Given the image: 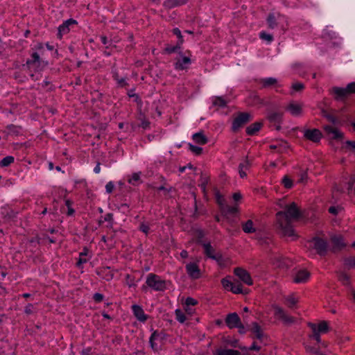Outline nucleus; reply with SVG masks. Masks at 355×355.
Returning <instances> with one entry per match:
<instances>
[{
  "label": "nucleus",
  "instance_id": "a19ab883",
  "mask_svg": "<svg viewBox=\"0 0 355 355\" xmlns=\"http://www.w3.org/2000/svg\"><path fill=\"white\" fill-rule=\"evenodd\" d=\"M189 149L196 155H200L202 152V148L200 147L196 146L193 144H189Z\"/></svg>",
  "mask_w": 355,
  "mask_h": 355
},
{
  "label": "nucleus",
  "instance_id": "4be33fe9",
  "mask_svg": "<svg viewBox=\"0 0 355 355\" xmlns=\"http://www.w3.org/2000/svg\"><path fill=\"white\" fill-rule=\"evenodd\" d=\"M191 63V59L189 57L184 56L182 57V60L181 61L180 59H178L175 63V68L178 69L183 70L186 69V67L184 66V64H190Z\"/></svg>",
  "mask_w": 355,
  "mask_h": 355
},
{
  "label": "nucleus",
  "instance_id": "f704fd0d",
  "mask_svg": "<svg viewBox=\"0 0 355 355\" xmlns=\"http://www.w3.org/2000/svg\"><path fill=\"white\" fill-rule=\"evenodd\" d=\"M261 82L263 83L264 87H268L270 85H273L277 83V80L273 78H269L266 79H262Z\"/></svg>",
  "mask_w": 355,
  "mask_h": 355
},
{
  "label": "nucleus",
  "instance_id": "473e14b6",
  "mask_svg": "<svg viewBox=\"0 0 355 355\" xmlns=\"http://www.w3.org/2000/svg\"><path fill=\"white\" fill-rule=\"evenodd\" d=\"M195 234L197 236V242L202 245L203 241L202 238L205 236L204 232L200 229H196L194 230Z\"/></svg>",
  "mask_w": 355,
  "mask_h": 355
},
{
  "label": "nucleus",
  "instance_id": "20e7f679",
  "mask_svg": "<svg viewBox=\"0 0 355 355\" xmlns=\"http://www.w3.org/2000/svg\"><path fill=\"white\" fill-rule=\"evenodd\" d=\"M250 114L248 112H239L232 123V130L237 131L241 127L247 123L250 119Z\"/></svg>",
  "mask_w": 355,
  "mask_h": 355
},
{
  "label": "nucleus",
  "instance_id": "2f4dec72",
  "mask_svg": "<svg viewBox=\"0 0 355 355\" xmlns=\"http://www.w3.org/2000/svg\"><path fill=\"white\" fill-rule=\"evenodd\" d=\"M267 21L270 28L273 29L277 26L275 17L273 14H269L267 18Z\"/></svg>",
  "mask_w": 355,
  "mask_h": 355
},
{
  "label": "nucleus",
  "instance_id": "ea45409f",
  "mask_svg": "<svg viewBox=\"0 0 355 355\" xmlns=\"http://www.w3.org/2000/svg\"><path fill=\"white\" fill-rule=\"evenodd\" d=\"M230 290L232 293H236V294L243 293L241 284H239L238 285H235L234 284H233V285L232 286V287L230 288Z\"/></svg>",
  "mask_w": 355,
  "mask_h": 355
},
{
  "label": "nucleus",
  "instance_id": "37998d69",
  "mask_svg": "<svg viewBox=\"0 0 355 355\" xmlns=\"http://www.w3.org/2000/svg\"><path fill=\"white\" fill-rule=\"evenodd\" d=\"M157 336H158V333L157 331H154L150 338V346H151L152 349L154 350L157 349V348L155 346L154 340L157 337Z\"/></svg>",
  "mask_w": 355,
  "mask_h": 355
},
{
  "label": "nucleus",
  "instance_id": "1a4fd4ad",
  "mask_svg": "<svg viewBox=\"0 0 355 355\" xmlns=\"http://www.w3.org/2000/svg\"><path fill=\"white\" fill-rule=\"evenodd\" d=\"M78 22L75 19H69L67 21H65L62 25H60L58 28V37L59 39H62V33H69V26L72 25V24H77Z\"/></svg>",
  "mask_w": 355,
  "mask_h": 355
},
{
  "label": "nucleus",
  "instance_id": "3c124183",
  "mask_svg": "<svg viewBox=\"0 0 355 355\" xmlns=\"http://www.w3.org/2000/svg\"><path fill=\"white\" fill-rule=\"evenodd\" d=\"M245 168V164L243 163H241L239 166V173L240 175V177L241 178H243L246 176L245 172L243 171V168Z\"/></svg>",
  "mask_w": 355,
  "mask_h": 355
},
{
  "label": "nucleus",
  "instance_id": "f3484780",
  "mask_svg": "<svg viewBox=\"0 0 355 355\" xmlns=\"http://www.w3.org/2000/svg\"><path fill=\"white\" fill-rule=\"evenodd\" d=\"M187 1V0H166L164 5L168 8H172L175 6L183 5L186 3Z\"/></svg>",
  "mask_w": 355,
  "mask_h": 355
},
{
  "label": "nucleus",
  "instance_id": "09e8293b",
  "mask_svg": "<svg viewBox=\"0 0 355 355\" xmlns=\"http://www.w3.org/2000/svg\"><path fill=\"white\" fill-rule=\"evenodd\" d=\"M260 37L262 40H267L268 42H271L273 39L272 35H271L270 34H267L265 32H263L260 34Z\"/></svg>",
  "mask_w": 355,
  "mask_h": 355
},
{
  "label": "nucleus",
  "instance_id": "a18cd8bd",
  "mask_svg": "<svg viewBox=\"0 0 355 355\" xmlns=\"http://www.w3.org/2000/svg\"><path fill=\"white\" fill-rule=\"evenodd\" d=\"M71 203H72L71 201L69 200H67L65 201V204L68 208L67 214L69 216H71L74 213V209L71 207Z\"/></svg>",
  "mask_w": 355,
  "mask_h": 355
},
{
  "label": "nucleus",
  "instance_id": "de8ad7c7",
  "mask_svg": "<svg viewBox=\"0 0 355 355\" xmlns=\"http://www.w3.org/2000/svg\"><path fill=\"white\" fill-rule=\"evenodd\" d=\"M280 318L286 323H293L294 322V318L287 315L286 313L283 315Z\"/></svg>",
  "mask_w": 355,
  "mask_h": 355
},
{
  "label": "nucleus",
  "instance_id": "e433bc0d",
  "mask_svg": "<svg viewBox=\"0 0 355 355\" xmlns=\"http://www.w3.org/2000/svg\"><path fill=\"white\" fill-rule=\"evenodd\" d=\"M175 315H176L177 320L180 322L182 323L186 320L185 315L180 309H177L175 311Z\"/></svg>",
  "mask_w": 355,
  "mask_h": 355
},
{
  "label": "nucleus",
  "instance_id": "864d4df0",
  "mask_svg": "<svg viewBox=\"0 0 355 355\" xmlns=\"http://www.w3.org/2000/svg\"><path fill=\"white\" fill-rule=\"evenodd\" d=\"M173 32L180 39V43H183L184 40H183L182 35V33H181V31H180V29L178 28H175L173 30Z\"/></svg>",
  "mask_w": 355,
  "mask_h": 355
},
{
  "label": "nucleus",
  "instance_id": "0e129e2a",
  "mask_svg": "<svg viewBox=\"0 0 355 355\" xmlns=\"http://www.w3.org/2000/svg\"><path fill=\"white\" fill-rule=\"evenodd\" d=\"M237 328H239V333L241 334H243L245 333V326L244 324L241 322L239 324V325H238Z\"/></svg>",
  "mask_w": 355,
  "mask_h": 355
},
{
  "label": "nucleus",
  "instance_id": "49530a36",
  "mask_svg": "<svg viewBox=\"0 0 355 355\" xmlns=\"http://www.w3.org/2000/svg\"><path fill=\"white\" fill-rule=\"evenodd\" d=\"M221 283H222L223 286L225 288H230H230L233 285V283L231 281H229L228 279H227L226 278L223 279L221 280Z\"/></svg>",
  "mask_w": 355,
  "mask_h": 355
},
{
  "label": "nucleus",
  "instance_id": "a211bd4d",
  "mask_svg": "<svg viewBox=\"0 0 355 355\" xmlns=\"http://www.w3.org/2000/svg\"><path fill=\"white\" fill-rule=\"evenodd\" d=\"M287 110H289L294 115H299L302 113V107L298 104H295L293 103H290Z\"/></svg>",
  "mask_w": 355,
  "mask_h": 355
},
{
  "label": "nucleus",
  "instance_id": "c9c22d12",
  "mask_svg": "<svg viewBox=\"0 0 355 355\" xmlns=\"http://www.w3.org/2000/svg\"><path fill=\"white\" fill-rule=\"evenodd\" d=\"M238 212V209L234 207H230L229 205H225V211L222 212L223 214H226L227 213L234 214Z\"/></svg>",
  "mask_w": 355,
  "mask_h": 355
},
{
  "label": "nucleus",
  "instance_id": "e2e57ef3",
  "mask_svg": "<svg viewBox=\"0 0 355 355\" xmlns=\"http://www.w3.org/2000/svg\"><path fill=\"white\" fill-rule=\"evenodd\" d=\"M140 230L142 231L143 232L147 234L148 230H149V227L144 224V223H141V225H140Z\"/></svg>",
  "mask_w": 355,
  "mask_h": 355
},
{
  "label": "nucleus",
  "instance_id": "c85d7f7f",
  "mask_svg": "<svg viewBox=\"0 0 355 355\" xmlns=\"http://www.w3.org/2000/svg\"><path fill=\"white\" fill-rule=\"evenodd\" d=\"M339 275V280L343 282L346 284H349L350 283V277L345 272L340 271L338 272Z\"/></svg>",
  "mask_w": 355,
  "mask_h": 355
},
{
  "label": "nucleus",
  "instance_id": "6e6552de",
  "mask_svg": "<svg viewBox=\"0 0 355 355\" xmlns=\"http://www.w3.org/2000/svg\"><path fill=\"white\" fill-rule=\"evenodd\" d=\"M241 322V319L236 313H232L226 316L225 323L230 329L237 327Z\"/></svg>",
  "mask_w": 355,
  "mask_h": 355
},
{
  "label": "nucleus",
  "instance_id": "4468645a",
  "mask_svg": "<svg viewBox=\"0 0 355 355\" xmlns=\"http://www.w3.org/2000/svg\"><path fill=\"white\" fill-rule=\"evenodd\" d=\"M132 309H133L135 315L139 320L144 322L146 320L147 317L144 314L142 309L139 306L133 305Z\"/></svg>",
  "mask_w": 355,
  "mask_h": 355
},
{
  "label": "nucleus",
  "instance_id": "bf43d9fd",
  "mask_svg": "<svg viewBox=\"0 0 355 355\" xmlns=\"http://www.w3.org/2000/svg\"><path fill=\"white\" fill-rule=\"evenodd\" d=\"M103 299V295L101 293H95L94 295V300L97 302H101Z\"/></svg>",
  "mask_w": 355,
  "mask_h": 355
},
{
  "label": "nucleus",
  "instance_id": "69168bd1",
  "mask_svg": "<svg viewBox=\"0 0 355 355\" xmlns=\"http://www.w3.org/2000/svg\"><path fill=\"white\" fill-rule=\"evenodd\" d=\"M208 182V179H205V181L200 185L205 195L206 194V184Z\"/></svg>",
  "mask_w": 355,
  "mask_h": 355
},
{
  "label": "nucleus",
  "instance_id": "423d86ee",
  "mask_svg": "<svg viewBox=\"0 0 355 355\" xmlns=\"http://www.w3.org/2000/svg\"><path fill=\"white\" fill-rule=\"evenodd\" d=\"M234 272L244 284L252 285V279L246 270L242 268H236Z\"/></svg>",
  "mask_w": 355,
  "mask_h": 355
},
{
  "label": "nucleus",
  "instance_id": "b1692460",
  "mask_svg": "<svg viewBox=\"0 0 355 355\" xmlns=\"http://www.w3.org/2000/svg\"><path fill=\"white\" fill-rule=\"evenodd\" d=\"M216 355H241V353L237 350L234 349H219L216 351Z\"/></svg>",
  "mask_w": 355,
  "mask_h": 355
},
{
  "label": "nucleus",
  "instance_id": "393cba45",
  "mask_svg": "<svg viewBox=\"0 0 355 355\" xmlns=\"http://www.w3.org/2000/svg\"><path fill=\"white\" fill-rule=\"evenodd\" d=\"M138 119L141 121V126L143 128H147L150 125V122L146 119L145 114L142 112V111L139 110V117Z\"/></svg>",
  "mask_w": 355,
  "mask_h": 355
},
{
  "label": "nucleus",
  "instance_id": "c03bdc74",
  "mask_svg": "<svg viewBox=\"0 0 355 355\" xmlns=\"http://www.w3.org/2000/svg\"><path fill=\"white\" fill-rule=\"evenodd\" d=\"M32 58H33V60H28L26 62V64H35L36 62H39L40 61V55L37 53H33V55H32Z\"/></svg>",
  "mask_w": 355,
  "mask_h": 355
},
{
  "label": "nucleus",
  "instance_id": "9b49d317",
  "mask_svg": "<svg viewBox=\"0 0 355 355\" xmlns=\"http://www.w3.org/2000/svg\"><path fill=\"white\" fill-rule=\"evenodd\" d=\"M324 130L327 135L331 136L333 139L341 140L343 139V134L336 128H334L330 125H325Z\"/></svg>",
  "mask_w": 355,
  "mask_h": 355
},
{
  "label": "nucleus",
  "instance_id": "5fc2aeb1",
  "mask_svg": "<svg viewBox=\"0 0 355 355\" xmlns=\"http://www.w3.org/2000/svg\"><path fill=\"white\" fill-rule=\"evenodd\" d=\"M347 93H355V83H349L346 88Z\"/></svg>",
  "mask_w": 355,
  "mask_h": 355
},
{
  "label": "nucleus",
  "instance_id": "7c9ffc66",
  "mask_svg": "<svg viewBox=\"0 0 355 355\" xmlns=\"http://www.w3.org/2000/svg\"><path fill=\"white\" fill-rule=\"evenodd\" d=\"M282 114L280 112H270L268 116L270 121H279Z\"/></svg>",
  "mask_w": 355,
  "mask_h": 355
},
{
  "label": "nucleus",
  "instance_id": "c756f323",
  "mask_svg": "<svg viewBox=\"0 0 355 355\" xmlns=\"http://www.w3.org/2000/svg\"><path fill=\"white\" fill-rule=\"evenodd\" d=\"M344 264L347 267V268H350L352 267H355V257H345L343 259Z\"/></svg>",
  "mask_w": 355,
  "mask_h": 355
},
{
  "label": "nucleus",
  "instance_id": "39448f33",
  "mask_svg": "<svg viewBox=\"0 0 355 355\" xmlns=\"http://www.w3.org/2000/svg\"><path fill=\"white\" fill-rule=\"evenodd\" d=\"M330 241L332 244L331 251L334 252L342 250L346 245L341 235L332 234L330 236Z\"/></svg>",
  "mask_w": 355,
  "mask_h": 355
},
{
  "label": "nucleus",
  "instance_id": "f257e3e1",
  "mask_svg": "<svg viewBox=\"0 0 355 355\" xmlns=\"http://www.w3.org/2000/svg\"><path fill=\"white\" fill-rule=\"evenodd\" d=\"M302 212L295 202L285 206V211L276 214V228L283 236H296L292 225V220H297Z\"/></svg>",
  "mask_w": 355,
  "mask_h": 355
},
{
  "label": "nucleus",
  "instance_id": "8fccbe9b",
  "mask_svg": "<svg viewBox=\"0 0 355 355\" xmlns=\"http://www.w3.org/2000/svg\"><path fill=\"white\" fill-rule=\"evenodd\" d=\"M178 49H180V46L179 45H175V46H174L173 47L167 46V47L165 48L164 51L166 52H167L168 53H171L175 52Z\"/></svg>",
  "mask_w": 355,
  "mask_h": 355
},
{
  "label": "nucleus",
  "instance_id": "f03ea898",
  "mask_svg": "<svg viewBox=\"0 0 355 355\" xmlns=\"http://www.w3.org/2000/svg\"><path fill=\"white\" fill-rule=\"evenodd\" d=\"M146 284L149 287L157 291H163L166 289V282L153 273L148 276Z\"/></svg>",
  "mask_w": 355,
  "mask_h": 355
},
{
  "label": "nucleus",
  "instance_id": "603ef678",
  "mask_svg": "<svg viewBox=\"0 0 355 355\" xmlns=\"http://www.w3.org/2000/svg\"><path fill=\"white\" fill-rule=\"evenodd\" d=\"M304 86L302 83H296L292 85V88L297 92H300L304 89Z\"/></svg>",
  "mask_w": 355,
  "mask_h": 355
},
{
  "label": "nucleus",
  "instance_id": "aec40b11",
  "mask_svg": "<svg viewBox=\"0 0 355 355\" xmlns=\"http://www.w3.org/2000/svg\"><path fill=\"white\" fill-rule=\"evenodd\" d=\"M308 326L312 330V335H311L310 337L313 338L318 343H320V334L316 331V324L312 322H309Z\"/></svg>",
  "mask_w": 355,
  "mask_h": 355
},
{
  "label": "nucleus",
  "instance_id": "58836bf2",
  "mask_svg": "<svg viewBox=\"0 0 355 355\" xmlns=\"http://www.w3.org/2000/svg\"><path fill=\"white\" fill-rule=\"evenodd\" d=\"M272 306L275 311V315L279 316V318H281L283 315L285 314V311H284V309L280 306H277V304H272Z\"/></svg>",
  "mask_w": 355,
  "mask_h": 355
},
{
  "label": "nucleus",
  "instance_id": "338daca9",
  "mask_svg": "<svg viewBox=\"0 0 355 355\" xmlns=\"http://www.w3.org/2000/svg\"><path fill=\"white\" fill-rule=\"evenodd\" d=\"M308 349L309 350V352L313 353V354H318V355H322L320 351L314 347H308Z\"/></svg>",
  "mask_w": 355,
  "mask_h": 355
},
{
  "label": "nucleus",
  "instance_id": "bb28decb",
  "mask_svg": "<svg viewBox=\"0 0 355 355\" xmlns=\"http://www.w3.org/2000/svg\"><path fill=\"white\" fill-rule=\"evenodd\" d=\"M282 184L286 189H291L293 187V180L288 175H284Z\"/></svg>",
  "mask_w": 355,
  "mask_h": 355
},
{
  "label": "nucleus",
  "instance_id": "2eb2a0df",
  "mask_svg": "<svg viewBox=\"0 0 355 355\" xmlns=\"http://www.w3.org/2000/svg\"><path fill=\"white\" fill-rule=\"evenodd\" d=\"M261 126H262V123H261V122H256V123L249 125L246 128V132H247V133L248 135H254L257 132H258L260 130Z\"/></svg>",
  "mask_w": 355,
  "mask_h": 355
},
{
  "label": "nucleus",
  "instance_id": "412c9836",
  "mask_svg": "<svg viewBox=\"0 0 355 355\" xmlns=\"http://www.w3.org/2000/svg\"><path fill=\"white\" fill-rule=\"evenodd\" d=\"M251 331L256 334V338L259 340H261L263 336L261 327L257 322H253L252 324Z\"/></svg>",
  "mask_w": 355,
  "mask_h": 355
},
{
  "label": "nucleus",
  "instance_id": "6ab92c4d",
  "mask_svg": "<svg viewBox=\"0 0 355 355\" xmlns=\"http://www.w3.org/2000/svg\"><path fill=\"white\" fill-rule=\"evenodd\" d=\"M316 331L320 334H324L329 331V327L327 322L322 320L320 321L318 325H316Z\"/></svg>",
  "mask_w": 355,
  "mask_h": 355
},
{
  "label": "nucleus",
  "instance_id": "9d476101",
  "mask_svg": "<svg viewBox=\"0 0 355 355\" xmlns=\"http://www.w3.org/2000/svg\"><path fill=\"white\" fill-rule=\"evenodd\" d=\"M304 137L313 142L318 143L322 137V132L318 129L306 130Z\"/></svg>",
  "mask_w": 355,
  "mask_h": 355
},
{
  "label": "nucleus",
  "instance_id": "13d9d810",
  "mask_svg": "<svg viewBox=\"0 0 355 355\" xmlns=\"http://www.w3.org/2000/svg\"><path fill=\"white\" fill-rule=\"evenodd\" d=\"M287 302L289 303V306L293 307L297 302V300L293 297H288L286 298Z\"/></svg>",
  "mask_w": 355,
  "mask_h": 355
},
{
  "label": "nucleus",
  "instance_id": "0eeeda50",
  "mask_svg": "<svg viewBox=\"0 0 355 355\" xmlns=\"http://www.w3.org/2000/svg\"><path fill=\"white\" fill-rule=\"evenodd\" d=\"M205 250V254L209 258L219 261L222 259V255L219 253H215L214 248L211 245L210 243H202Z\"/></svg>",
  "mask_w": 355,
  "mask_h": 355
},
{
  "label": "nucleus",
  "instance_id": "6e6d98bb",
  "mask_svg": "<svg viewBox=\"0 0 355 355\" xmlns=\"http://www.w3.org/2000/svg\"><path fill=\"white\" fill-rule=\"evenodd\" d=\"M197 303H198L197 301L192 297H187L186 299V302H185V304L187 306H189V305L194 306V305L197 304Z\"/></svg>",
  "mask_w": 355,
  "mask_h": 355
},
{
  "label": "nucleus",
  "instance_id": "f8f14e48",
  "mask_svg": "<svg viewBox=\"0 0 355 355\" xmlns=\"http://www.w3.org/2000/svg\"><path fill=\"white\" fill-rule=\"evenodd\" d=\"M187 271L189 276L193 279H198L200 276L198 266L194 263H189L186 266Z\"/></svg>",
  "mask_w": 355,
  "mask_h": 355
},
{
  "label": "nucleus",
  "instance_id": "5701e85b",
  "mask_svg": "<svg viewBox=\"0 0 355 355\" xmlns=\"http://www.w3.org/2000/svg\"><path fill=\"white\" fill-rule=\"evenodd\" d=\"M243 230L245 233H252L256 231L255 228L253 227V222L251 220H248L246 223H243Z\"/></svg>",
  "mask_w": 355,
  "mask_h": 355
},
{
  "label": "nucleus",
  "instance_id": "680f3d73",
  "mask_svg": "<svg viewBox=\"0 0 355 355\" xmlns=\"http://www.w3.org/2000/svg\"><path fill=\"white\" fill-rule=\"evenodd\" d=\"M355 182V177L354 175L351 176L350 182H348V190L350 191L352 189L353 184Z\"/></svg>",
  "mask_w": 355,
  "mask_h": 355
},
{
  "label": "nucleus",
  "instance_id": "4d7b16f0",
  "mask_svg": "<svg viewBox=\"0 0 355 355\" xmlns=\"http://www.w3.org/2000/svg\"><path fill=\"white\" fill-rule=\"evenodd\" d=\"M307 179H308L307 172L305 171L304 173L301 174V177L299 179L298 182L304 184L306 182Z\"/></svg>",
  "mask_w": 355,
  "mask_h": 355
},
{
  "label": "nucleus",
  "instance_id": "052dcab7",
  "mask_svg": "<svg viewBox=\"0 0 355 355\" xmlns=\"http://www.w3.org/2000/svg\"><path fill=\"white\" fill-rule=\"evenodd\" d=\"M105 189L107 193H111L114 189V184L112 182H108L106 186Z\"/></svg>",
  "mask_w": 355,
  "mask_h": 355
},
{
  "label": "nucleus",
  "instance_id": "ddd939ff",
  "mask_svg": "<svg viewBox=\"0 0 355 355\" xmlns=\"http://www.w3.org/2000/svg\"><path fill=\"white\" fill-rule=\"evenodd\" d=\"M311 273L308 270L305 269L300 270L296 273L293 281L295 283H304L309 279Z\"/></svg>",
  "mask_w": 355,
  "mask_h": 355
},
{
  "label": "nucleus",
  "instance_id": "79ce46f5",
  "mask_svg": "<svg viewBox=\"0 0 355 355\" xmlns=\"http://www.w3.org/2000/svg\"><path fill=\"white\" fill-rule=\"evenodd\" d=\"M213 104L214 105H219L220 106L224 107L226 105V101L220 96H218L216 98Z\"/></svg>",
  "mask_w": 355,
  "mask_h": 355
},
{
  "label": "nucleus",
  "instance_id": "dca6fc26",
  "mask_svg": "<svg viewBox=\"0 0 355 355\" xmlns=\"http://www.w3.org/2000/svg\"><path fill=\"white\" fill-rule=\"evenodd\" d=\"M192 137H193V139L197 144H205L208 141L207 138L206 137L205 135H203V133L202 132L195 133Z\"/></svg>",
  "mask_w": 355,
  "mask_h": 355
},
{
  "label": "nucleus",
  "instance_id": "72a5a7b5",
  "mask_svg": "<svg viewBox=\"0 0 355 355\" xmlns=\"http://www.w3.org/2000/svg\"><path fill=\"white\" fill-rule=\"evenodd\" d=\"M14 162V157L12 156H7L4 157L0 162V165L3 167L8 166Z\"/></svg>",
  "mask_w": 355,
  "mask_h": 355
},
{
  "label": "nucleus",
  "instance_id": "774afa93",
  "mask_svg": "<svg viewBox=\"0 0 355 355\" xmlns=\"http://www.w3.org/2000/svg\"><path fill=\"white\" fill-rule=\"evenodd\" d=\"M345 144L348 146H350L352 149H354L355 150V141H347L345 142Z\"/></svg>",
  "mask_w": 355,
  "mask_h": 355
},
{
  "label": "nucleus",
  "instance_id": "cd10ccee",
  "mask_svg": "<svg viewBox=\"0 0 355 355\" xmlns=\"http://www.w3.org/2000/svg\"><path fill=\"white\" fill-rule=\"evenodd\" d=\"M322 115L326 119H327L329 121H331L333 124L336 125V124H339L340 123L339 121L336 117H334V116L328 114L325 110L322 109Z\"/></svg>",
  "mask_w": 355,
  "mask_h": 355
},
{
  "label": "nucleus",
  "instance_id": "7ed1b4c3",
  "mask_svg": "<svg viewBox=\"0 0 355 355\" xmlns=\"http://www.w3.org/2000/svg\"><path fill=\"white\" fill-rule=\"evenodd\" d=\"M311 241L313 243V248L318 255L324 256L327 254L329 248V243L327 240L315 236L312 238Z\"/></svg>",
  "mask_w": 355,
  "mask_h": 355
},
{
  "label": "nucleus",
  "instance_id": "4c0bfd02",
  "mask_svg": "<svg viewBox=\"0 0 355 355\" xmlns=\"http://www.w3.org/2000/svg\"><path fill=\"white\" fill-rule=\"evenodd\" d=\"M333 91L335 94L338 95L339 96H345L347 93L346 89L339 88V87H334Z\"/></svg>",
  "mask_w": 355,
  "mask_h": 355
},
{
  "label": "nucleus",
  "instance_id": "a878e982",
  "mask_svg": "<svg viewBox=\"0 0 355 355\" xmlns=\"http://www.w3.org/2000/svg\"><path fill=\"white\" fill-rule=\"evenodd\" d=\"M215 195H216V202L218 204V205L220 206L221 212H224L225 211V199L223 198V196L218 191H216Z\"/></svg>",
  "mask_w": 355,
  "mask_h": 355
}]
</instances>
